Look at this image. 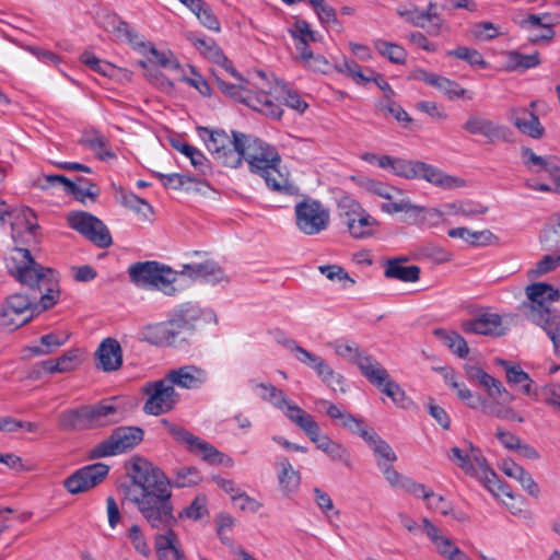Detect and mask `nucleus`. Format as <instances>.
<instances>
[{
	"instance_id": "nucleus-55",
	"label": "nucleus",
	"mask_w": 560,
	"mask_h": 560,
	"mask_svg": "<svg viewBox=\"0 0 560 560\" xmlns=\"http://www.w3.org/2000/svg\"><path fill=\"white\" fill-rule=\"evenodd\" d=\"M85 144L92 150L100 160H108L115 158L114 152L110 150L107 139L103 136L96 135L88 138Z\"/></svg>"
},
{
	"instance_id": "nucleus-60",
	"label": "nucleus",
	"mask_w": 560,
	"mask_h": 560,
	"mask_svg": "<svg viewBox=\"0 0 560 560\" xmlns=\"http://www.w3.org/2000/svg\"><path fill=\"white\" fill-rule=\"evenodd\" d=\"M290 35L295 39V40H312V42H316L318 38H317V33L314 32L310 24L304 21V20H298L294 24H293V27L289 31Z\"/></svg>"
},
{
	"instance_id": "nucleus-20",
	"label": "nucleus",
	"mask_w": 560,
	"mask_h": 560,
	"mask_svg": "<svg viewBox=\"0 0 560 560\" xmlns=\"http://www.w3.org/2000/svg\"><path fill=\"white\" fill-rule=\"evenodd\" d=\"M85 410L89 430L114 424L121 419L115 397L103 399L95 405H85Z\"/></svg>"
},
{
	"instance_id": "nucleus-16",
	"label": "nucleus",
	"mask_w": 560,
	"mask_h": 560,
	"mask_svg": "<svg viewBox=\"0 0 560 560\" xmlns=\"http://www.w3.org/2000/svg\"><path fill=\"white\" fill-rule=\"evenodd\" d=\"M335 351L338 355L354 363L370 383L382 381V376L385 375V369L381 363L353 342L337 341L335 343Z\"/></svg>"
},
{
	"instance_id": "nucleus-48",
	"label": "nucleus",
	"mask_w": 560,
	"mask_h": 560,
	"mask_svg": "<svg viewBox=\"0 0 560 560\" xmlns=\"http://www.w3.org/2000/svg\"><path fill=\"white\" fill-rule=\"evenodd\" d=\"M378 54L396 65H404L407 60V51L398 44L384 39H376L373 43Z\"/></svg>"
},
{
	"instance_id": "nucleus-6",
	"label": "nucleus",
	"mask_w": 560,
	"mask_h": 560,
	"mask_svg": "<svg viewBox=\"0 0 560 560\" xmlns=\"http://www.w3.org/2000/svg\"><path fill=\"white\" fill-rule=\"evenodd\" d=\"M128 275L130 281L138 288L160 290L166 295H174L177 291L174 287L177 272L159 261L135 262L129 266Z\"/></svg>"
},
{
	"instance_id": "nucleus-25",
	"label": "nucleus",
	"mask_w": 560,
	"mask_h": 560,
	"mask_svg": "<svg viewBox=\"0 0 560 560\" xmlns=\"http://www.w3.org/2000/svg\"><path fill=\"white\" fill-rule=\"evenodd\" d=\"M470 135H480L489 141L505 140L508 129L495 125L492 120L480 117L478 115H470L463 126Z\"/></svg>"
},
{
	"instance_id": "nucleus-33",
	"label": "nucleus",
	"mask_w": 560,
	"mask_h": 560,
	"mask_svg": "<svg viewBox=\"0 0 560 560\" xmlns=\"http://www.w3.org/2000/svg\"><path fill=\"white\" fill-rule=\"evenodd\" d=\"M471 451V459L477 468V475L483 479L486 488L495 493V491L502 490L501 481L499 480L495 472L489 467L487 459L480 454L478 450H476L472 444L469 445Z\"/></svg>"
},
{
	"instance_id": "nucleus-45",
	"label": "nucleus",
	"mask_w": 560,
	"mask_h": 560,
	"mask_svg": "<svg viewBox=\"0 0 560 560\" xmlns=\"http://www.w3.org/2000/svg\"><path fill=\"white\" fill-rule=\"evenodd\" d=\"M372 384L386 396L390 397L397 406L406 408L409 405L410 400L407 398L404 389L397 382L390 380L386 370L385 375L382 376V381H376Z\"/></svg>"
},
{
	"instance_id": "nucleus-57",
	"label": "nucleus",
	"mask_w": 560,
	"mask_h": 560,
	"mask_svg": "<svg viewBox=\"0 0 560 560\" xmlns=\"http://www.w3.org/2000/svg\"><path fill=\"white\" fill-rule=\"evenodd\" d=\"M451 387L456 390L458 398L465 401L470 408L476 409L481 406V404H485V400H482L479 395L474 394L469 388H467L464 383L452 381Z\"/></svg>"
},
{
	"instance_id": "nucleus-28",
	"label": "nucleus",
	"mask_w": 560,
	"mask_h": 560,
	"mask_svg": "<svg viewBox=\"0 0 560 560\" xmlns=\"http://www.w3.org/2000/svg\"><path fill=\"white\" fill-rule=\"evenodd\" d=\"M96 357L100 362L98 368L105 372L115 371L122 364L120 345L113 338H106L102 341L96 351Z\"/></svg>"
},
{
	"instance_id": "nucleus-31",
	"label": "nucleus",
	"mask_w": 560,
	"mask_h": 560,
	"mask_svg": "<svg viewBox=\"0 0 560 560\" xmlns=\"http://www.w3.org/2000/svg\"><path fill=\"white\" fill-rule=\"evenodd\" d=\"M266 94L272 95V101L280 104L281 109L282 105H285L299 113H304L308 107L307 103L302 100L296 92L290 90L284 83H276L270 91L266 92Z\"/></svg>"
},
{
	"instance_id": "nucleus-63",
	"label": "nucleus",
	"mask_w": 560,
	"mask_h": 560,
	"mask_svg": "<svg viewBox=\"0 0 560 560\" xmlns=\"http://www.w3.org/2000/svg\"><path fill=\"white\" fill-rule=\"evenodd\" d=\"M80 60L89 68H91L93 71L98 72L103 75H107L108 72L112 70L110 63L101 60L91 51H84L81 55Z\"/></svg>"
},
{
	"instance_id": "nucleus-22",
	"label": "nucleus",
	"mask_w": 560,
	"mask_h": 560,
	"mask_svg": "<svg viewBox=\"0 0 560 560\" xmlns=\"http://www.w3.org/2000/svg\"><path fill=\"white\" fill-rule=\"evenodd\" d=\"M165 377L173 387L177 385L186 389H197L207 383L208 373L196 365H185L170 371Z\"/></svg>"
},
{
	"instance_id": "nucleus-59",
	"label": "nucleus",
	"mask_w": 560,
	"mask_h": 560,
	"mask_svg": "<svg viewBox=\"0 0 560 560\" xmlns=\"http://www.w3.org/2000/svg\"><path fill=\"white\" fill-rule=\"evenodd\" d=\"M153 175L165 188L180 189L185 184L192 182V178L179 173L162 174L154 172Z\"/></svg>"
},
{
	"instance_id": "nucleus-51",
	"label": "nucleus",
	"mask_w": 560,
	"mask_h": 560,
	"mask_svg": "<svg viewBox=\"0 0 560 560\" xmlns=\"http://www.w3.org/2000/svg\"><path fill=\"white\" fill-rule=\"evenodd\" d=\"M114 36L117 40L128 43L135 48H147V44L142 42L139 33L124 20L118 22V26L114 33Z\"/></svg>"
},
{
	"instance_id": "nucleus-47",
	"label": "nucleus",
	"mask_w": 560,
	"mask_h": 560,
	"mask_svg": "<svg viewBox=\"0 0 560 560\" xmlns=\"http://www.w3.org/2000/svg\"><path fill=\"white\" fill-rule=\"evenodd\" d=\"M446 210V214H462L470 218L488 212V207L472 200L455 201L443 205Z\"/></svg>"
},
{
	"instance_id": "nucleus-1",
	"label": "nucleus",
	"mask_w": 560,
	"mask_h": 560,
	"mask_svg": "<svg viewBox=\"0 0 560 560\" xmlns=\"http://www.w3.org/2000/svg\"><path fill=\"white\" fill-rule=\"evenodd\" d=\"M36 215L30 208L15 212L11 223L12 237L16 246L7 258L10 275L22 285L27 287L32 295L14 293L9 295L0 308V327L15 330L30 323L35 315L51 308L59 300L57 271L36 262L31 252L19 247L24 235L35 238Z\"/></svg>"
},
{
	"instance_id": "nucleus-5",
	"label": "nucleus",
	"mask_w": 560,
	"mask_h": 560,
	"mask_svg": "<svg viewBox=\"0 0 560 560\" xmlns=\"http://www.w3.org/2000/svg\"><path fill=\"white\" fill-rule=\"evenodd\" d=\"M214 79L219 90L234 101L243 103L269 118H281L283 109L280 108V104L272 101V95L266 94V91H253L250 83L245 79L238 81L237 84L228 83L217 74Z\"/></svg>"
},
{
	"instance_id": "nucleus-17",
	"label": "nucleus",
	"mask_w": 560,
	"mask_h": 560,
	"mask_svg": "<svg viewBox=\"0 0 560 560\" xmlns=\"http://www.w3.org/2000/svg\"><path fill=\"white\" fill-rule=\"evenodd\" d=\"M109 466L103 463L91 464L75 470L63 480V487L71 494L89 491L100 485L108 475Z\"/></svg>"
},
{
	"instance_id": "nucleus-10",
	"label": "nucleus",
	"mask_w": 560,
	"mask_h": 560,
	"mask_svg": "<svg viewBox=\"0 0 560 560\" xmlns=\"http://www.w3.org/2000/svg\"><path fill=\"white\" fill-rule=\"evenodd\" d=\"M294 424L308 436L318 450L328 455L330 459L342 463L349 469L353 467L349 450L331 440L328 435L322 434L320 428L312 415L304 418L295 417Z\"/></svg>"
},
{
	"instance_id": "nucleus-26",
	"label": "nucleus",
	"mask_w": 560,
	"mask_h": 560,
	"mask_svg": "<svg viewBox=\"0 0 560 560\" xmlns=\"http://www.w3.org/2000/svg\"><path fill=\"white\" fill-rule=\"evenodd\" d=\"M510 120L524 135L534 139H540L544 136L545 129L538 116L527 108H513Z\"/></svg>"
},
{
	"instance_id": "nucleus-46",
	"label": "nucleus",
	"mask_w": 560,
	"mask_h": 560,
	"mask_svg": "<svg viewBox=\"0 0 560 560\" xmlns=\"http://www.w3.org/2000/svg\"><path fill=\"white\" fill-rule=\"evenodd\" d=\"M188 39L200 54H202L212 62H226V56L223 54L222 49L218 46L214 39L197 37L195 35H189Z\"/></svg>"
},
{
	"instance_id": "nucleus-53",
	"label": "nucleus",
	"mask_w": 560,
	"mask_h": 560,
	"mask_svg": "<svg viewBox=\"0 0 560 560\" xmlns=\"http://www.w3.org/2000/svg\"><path fill=\"white\" fill-rule=\"evenodd\" d=\"M421 167L422 162L420 161H408L400 158H396L392 172L396 176L412 179L420 177Z\"/></svg>"
},
{
	"instance_id": "nucleus-32",
	"label": "nucleus",
	"mask_w": 560,
	"mask_h": 560,
	"mask_svg": "<svg viewBox=\"0 0 560 560\" xmlns=\"http://www.w3.org/2000/svg\"><path fill=\"white\" fill-rule=\"evenodd\" d=\"M419 178H424L427 182L444 189L463 187L465 185V180L463 178L447 175L438 167L424 162H422Z\"/></svg>"
},
{
	"instance_id": "nucleus-56",
	"label": "nucleus",
	"mask_w": 560,
	"mask_h": 560,
	"mask_svg": "<svg viewBox=\"0 0 560 560\" xmlns=\"http://www.w3.org/2000/svg\"><path fill=\"white\" fill-rule=\"evenodd\" d=\"M521 158L523 164L530 171H549L548 161L545 158L537 155L530 148L523 147L521 150Z\"/></svg>"
},
{
	"instance_id": "nucleus-42",
	"label": "nucleus",
	"mask_w": 560,
	"mask_h": 560,
	"mask_svg": "<svg viewBox=\"0 0 560 560\" xmlns=\"http://www.w3.org/2000/svg\"><path fill=\"white\" fill-rule=\"evenodd\" d=\"M434 335L458 358L464 359L468 355V345L458 332L438 328L434 330Z\"/></svg>"
},
{
	"instance_id": "nucleus-44",
	"label": "nucleus",
	"mask_w": 560,
	"mask_h": 560,
	"mask_svg": "<svg viewBox=\"0 0 560 560\" xmlns=\"http://www.w3.org/2000/svg\"><path fill=\"white\" fill-rule=\"evenodd\" d=\"M260 177L265 179L266 185L271 190L281 194L291 192L292 185L289 180V173L283 172L280 167V164L271 166V168L267 171L266 174H262Z\"/></svg>"
},
{
	"instance_id": "nucleus-43",
	"label": "nucleus",
	"mask_w": 560,
	"mask_h": 560,
	"mask_svg": "<svg viewBox=\"0 0 560 560\" xmlns=\"http://www.w3.org/2000/svg\"><path fill=\"white\" fill-rule=\"evenodd\" d=\"M142 335L144 340L152 345L172 343L175 340L174 332L167 325V320L144 326Z\"/></svg>"
},
{
	"instance_id": "nucleus-58",
	"label": "nucleus",
	"mask_w": 560,
	"mask_h": 560,
	"mask_svg": "<svg viewBox=\"0 0 560 560\" xmlns=\"http://www.w3.org/2000/svg\"><path fill=\"white\" fill-rule=\"evenodd\" d=\"M448 458L456 463L466 474L470 476L477 475V468L472 463L471 456L464 454L459 447H452L448 452Z\"/></svg>"
},
{
	"instance_id": "nucleus-50",
	"label": "nucleus",
	"mask_w": 560,
	"mask_h": 560,
	"mask_svg": "<svg viewBox=\"0 0 560 560\" xmlns=\"http://www.w3.org/2000/svg\"><path fill=\"white\" fill-rule=\"evenodd\" d=\"M335 69L339 73L351 78L357 84L365 85L371 82L370 74L363 73L360 65L354 60L343 59L341 62L335 65Z\"/></svg>"
},
{
	"instance_id": "nucleus-2",
	"label": "nucleus",
	"mask_w": 560,
	"mask_h": 560,
	"mask_svg": "<svg viewBox=\"0 0 560 560\" xmlns=\"http://www.w3.org/2000/svg\"><path fill=\"white\" fill-rule=\"evenodd\" d=\"M133 487L127 492L152 528L165 530L156 534L154 548L159 560H186L173 527L177 520L173 514L172 492L166 489L164 472L145 459L133 460L129 470Z\"/></svg>"
},
{
	"instance_id": "nucleus-3",
	"label": "nucleus",
	"mask_w": 560,
	"mask_h": 560,
	"mask_svg": "<svg viewBox=\"0 0 560 560\" xmlns=\"http://www.w3.org/2000/svg\"><path fill=\"white\" fill-rule=\"evenodd\" d=\"M527 301L522 303L525 315L541 327L553 345L556 354L560 353V313L551 304L560 299V292L546 282H535L525 289Z\"/></svg>"
},
{
	"instance_id": "nucleus-7",
	"label": "nucleus",
	"mask_w": 560,
	"mask_h": 560,
	"mask_svg": "<svg viewBox=\"0 0 560 560\" xmlns=\"http://www.w3.org/2000/svg\"><path fill=\"white\" fill-rule=\"evenodd\" d=\"M341 224L354 240H365L375 235L378 221L351 197H342L338 202Z\"/></svg>"
},
{
	"instance_id": "nucleus-61",
	"label": "nucleus",
	"mask_w": 560,
	"mask_h": 560,
	"mask_svg": "<svg viewBox=\"0 0 560 560\" xmlns=\"http://www.w3.org/2000/svg\"><path fill=\"white\" fill-rule=\"evenodd\" d=\"M207 513L208 511L206 506V498L196 497L195 500L190 503V505L179 513V517H186L197 521L200 520Z\"/></svg>"
},
{
	"instance_id": "nucleus-14",
	"label": "nucleus",
	"mask_w": 560,
	"mask_h": 560,
	"mask_svg": "<svg viewBox=\"0 0 560 560\" xmlns=\"http://www.w3.org/2000/svg\"><path fill=\"white\" fill-rule=\"evenodd\" d=\"M68 224L100 248L113 244L109 230L102 220L85 211H73L68 214Z\"/></svg>"
},
{
	"instance_id": "nucleus-40",
	"label": "nucleus",
	"mask_w": 560,
	"mask_h": 560,
	"mask_svg": "<svg viewBox=\"0 0 560 560\" xmlns=\"http://www.w3.org/2000/svg\"><path fill=\"white\" fill-rule=\"evenodd\" d=\"M173 148L183 153L190 160L191 165L202 175H207L211 172V166L209 160L205 156V154L192 147L189 143L174 141Z\"/></svg>"
},
{
	"instance_id": "nucleus-37",
	"label": "nucleus",
	"mask_w": 560,
	"mask_h": 560,
	"mask_svg": "<svg viewBox=\"0 0 560 560\" xmlns=\"http://www.w3.org/2000/svg\"><path fill=\"white\" fill-rule=\"evenodd\" d=\"M165 485L166 489L171 492L170 487L186 488L194 487L201 482L202 476L199 469L195 466H183L174 469V475L171 481L167 480L166 476Z\"/></svg>"
},
{
	"instance_id": "nucleus-11",
	"label": "nucleus",
	"mask_w": 560,
	"mask_h": 560,
	"mask_svg": "<svg viewBox=\"0 0 560 560\" xmlns=\"http://www.w3.org/2000/svg\"><path fill=\"white\" fill-rule=\"evenodd\" d=\"M295 224L305 235H316L325 231L330 221L329 209L320 201L306 198L294 207Z\"/></svg>"
},
{
	"instance_id": "nucleus-49",
	"label": "nucleus",
	"mask_w": 560,
	"mask_h": 560,
	"mask_svg": "<svg viewBox=\"0 0 560 560\" xmlns=\"http://www.w3.org/2000/svg\"><path fill=\"white\" fill-rule=\"evenodd\" d=\"M358 184L361 188H363L366 192H370L372 195H376L384 199H392L394 197V194H400V189L390 186L386 183H383L377 179L363 177L358 180Z\"/></svg>"
},
{
	"instance_id": "nucleus-13",
	"label": "nucleus",
	"mask_w": 560,
	"mask_h": 560,
	"mask_svg": "<svg viewBox=\"0 0 560 560\" xmlns=\"http://www.w3.org/2000/svg\"><path fill=\"white\" fill-rule=\"evenodd\" d=\"M397 14L415 27L424 28L429 36H440L450 30L448 24L438 12V4L429 1L424 10L411 4L408 8H399Z\"/></svg>"
},
{
	"instance_id": "nucleus-30",
	"label": "nucleus",
	"mask_w": 560,
	"mask_h": 560,
	"mask_svg": "<svg viewBox=\"0 0 560 560\" xmlns=\"http://www.w3.org/2000/svg\"><path fill=\"white\" fill-rule=\"evenodd\" d=\"M495 364L505 370L506 382L510 385H522L523 393L533 397L535 393L533 390L534 381L518 364L501 358L495 359Z\"/></svg>"
},
{
	"instance_id": "nucleus-18",
	"label": "nucleus",
	"mask_w": 560,
	"mask_h": 560,
	"mask_svg": "<svg viewBox=\"0 0 560 560\" xmlns=\"http://www.w3.org/2000/svg\"><path fill=\"white\" fill-rule=\"evenodd\" d=\"M249 384L255 390H259L258 395L261 399L270 402L273 407L281 410L292 423H294L295 417L304 418L310 415L295 402L288 399L282 389H279L271 384L256 383L254 380H250Z\"/></svg>"
},
{
	"instance_id": "nucleus-9",
	"label": "nucleus",
	"mask_w": 560,
	"mask_h": 560,
	"mask_svg": "<svg viewBox=\"0 0 560 560\" xmlns=\"http://www.w3.org/2000/svg\"><path fill=\"white\" fill-rule=\"evenodd\" d=\"M144 432L139 427H118L110 435L89 450L88 457L97 459L122 454L136 447L143 440Z\"/></svg>"
},
{
	"instance_id": "nucleus-52",
	"label": "nucleus",
	"mask_w": 560,
	"mask_h": 560,
	"mask_svg": "<svg viewBox=\"0 0 560 560\" xmlns=\"http://www.w3.org/2000/svg\"><path fill=\"white\" fill-rule=\"evenodd\" d=\"M533 398L537 401H541L553 409L560 411V385L548 384L541 387L539 390H535Z\"/></svg>"
},
{
	"instance_id": "nucleus-38",
	"label": "nucleus",
	"mask_w": 560,
	"mask_h": 560,
	"mask_svg": "<svg viewBox=\"0 0 560 560\" xmlns=\"http://www.w3.org/2000/svg\"><path fill=\"white\" fill-rule=\"evenodd\" d=\"M502 470L506 476L518 480L524 490L528 492V494L533 497H538V485L534 481L530 474L525 471L523 467H521L520 465L512 460H504L502 465Z\"/></svg>"
},
{
	"instance_id": "nucleus-34",
	"label": "nucleus",
	"mask_w": 560,
	"mask_h": 560,
	"mask_svg": "<svg viewBox=\"0 0 560 560\" xmlns=\"http://www.w3.org/2000/svg\"><path fill=\"white\" fill-rule=\"evenodd\" d=\"M278 482L283 495H291L296 492L301 483V475L293 468L288 458L279 462Z\"/></svg>"
},
{
	"instance_id": "nucleus-29",
	"label": "nucleus",
	"mask_w": 560,
	"mask_h": 560,
	"mask_svg": "<svg viewBox=\"0 0 560 560\" xmlns=\"http://www.w3.org/2000/svg\"><path fill=\"white\" fill-rule=\"evenodd\" d=\"M406 256L390 258L385 262L384 276L387 279H396L402 282H416L420 278V267L416 265L404 266Z\"/></svg>"
},
{
	"instance_id": "nucleus-62",
	"label": "nucleus",
	"mask_w": 560,
	"mask_h": 560,
	"mask_svg": "<svg viewBox=\"0 0 560 560\" xmlns=\"http://www.w3.org/2000/svg\"><path fill=\"white\" fill-rule=\"evenodd\" d=\"M128 538L131 540L133 548L143 557L151 555V549L138 525H132L128 530Z\"/></svg>"
},
{
	"instance_id": "nucleus-27",
	"label": "nucleus",
	"mask_w": 560,
	"mask_h": 560,
	"mask_svg": "<svg viewBox=\"0 0 560 560\" xmlns=\"http://www.w3.org/2000/svg\"><path fill=\"white\" fill-rule=\"evenodd\" d=\"M418 78L428 85L433 86L442 92L450 100H456L460 97H467L468 100L472 98L471 95H466L467 91L457 82L452 81L445 77L422 70L420 71Z\"/></svg>"
},
{
	"instance_id": "nucleus-36",
	"label": "nucleus",
	"mask_w": 560,
	"mask_h": 560,
	"mask_svg": "<svg viewBox=\"0 0 560 560\" xmlns=\"http://www.w3.org/2000/svg\"><path fill=\"white\" fill-rule=\"evenodd\" d=\"M115 197L124 207L135 211L143 220L149 219L153 214V208L147 200L131 191L125 190L122 187L116 189Z\"/></svg>"
},
{
	"instance_id": "nucleus-15",
	"label": "nucleus",
	"mask_w": 560,
	"mask_h": 560,
	"mask_svg": "<svg viewBox=\"0 0 560 560\" xmlns=\"http://www.w3.org/2000/svg\"><path fill=\"white\" fill-rule=\"evenodd\" d=\"M143 393L148 396L143 406L147 415L166 413L174 409L178 401V394L166 377L147 383L143 386Z\"/></svg>"
},
{
	"instance_id": "nucleus-21",
	"label": "nucleus",
	"mask_w": 560,
	"mask_h": 560,
	"mask_svg": "<svg viewBox=\"0 0 560 560\" xmlns=\"http://www.w3.org/2000/svg\"><path fill=\"white\" fill-rule=\"evenodd\" d=\"M466 373L468 378L476 381L491 399H502L505 402H512L514 400V396L508 392L502 382L488 374L481 368L467 366Z\"/></svg>"
},
{
	"instance_id": "nucleus-35",
	"label": "nucleus",
	"mask_w": 560,
	"mask_h": 560,
	"mask_svg": "<svg viewBox=\"0 0 560 560\" xmlns=\"http://www.w3.org/2000/svg\"><path fill=\"white\" fill-rule=\"evenodd\" d=\"M58 427L62 431L89 430L85 405L63 410L58 417Z\"/></svg>"
},
{
	"instance_id": "nucleus-64",
	"label": "nucleus",
	"mask_w": 560,
	"mask_h": 560,
	"mask_svg": "<svg viewBox=\"0 0 560 560\" xmlns=\"http://www.w3.org/2000/svg\"><path fill=\"white\" fill-rule=\"evenodd\" d=\"M471 33L479 40H489L499 35V30L491 22H479L472 25Z\"/></svg>"
},
{
	"instance_id": "nucleus-54",
	"label": "nucleus",
	"mask_w": 560,
	"mask_h": 560,
	"mask_svg": "<svg viewBox=\"0 0 560 560\" xmlns=\"http://www.w3.org/2000/svg\"><path fill=\"white\" fill-rule=\"evenodd\" d=\"M149 57L148 61H139L142 68H147L148 63L156 65L163 68L175 69L178 68V62L172 57L171 54L159 51L154 46L149 45Z\"/></svg>"
},
{
	"instance_id": "nucleus-19",
	"label": "nucleus",
	"mask_w": 560,
	"mask_h": 560,
	"mask_svg": "<svg viewBox=\"0 0 560 560\" xmlns=\"http://www.w3.org/2000/svg\"><path fill=\"white\" fill-rule=\"evenodd\" d=\"M201 316L202 311L197 304L184 303L173 311L167 325L173 330L176 339L179 335L194 331Z\"/></svg>"
},
{
	"instance_id": "nucleus-8",
	"label": "nucleus",
	"mask_w": 560,
	"mask_h": 560,
	"mask_svg": "<svg viewBox=\"0 0 560 560\" xmlns=\"http://www.w3.org/2000/svg\"><path fill=\"white\" fill-rule=\"evenodd\" d=\"M161 423L166 428L168 433L176 442L184 444L188 452L199 456L202 460L210 465H228L231 466L233 460L224 453L220 452L212 444L199 436L192 434L185 428L171 423L166 419H162Z\"/></svg>"
},
{
	"instance_id": "nucleus-4",
	"label": "nucleus",
	"mask_w": 560,
	"mask_h": 560,
	"mask_svg": "<svg viewBox=\"0 0 560 560\" xmlns=\"http://www.w3.org/2000/svg\"><path fill=\"white\" fill-rule=\"evenodd\" d=\"M197 131L214 160L228 167L241 166L242 152L240 153V151L246 137L245 133L232 131V137H230L224 130H210L207 127H198Z\"/></svg>"
},
{
	"instance_id": "nucleus-39",
	"label": "nucleus",
	"mask_w": 560,
	"mask_h": 560,
	"mask_svg": "<svg viewBox=\"0 0 560 560\" xmlns=\"http://www.w3.org/2000/svg\"><path fill=\"white\" fill-rule=\"evenodd\" d=\"M65 190L81 202H84L86 198L95 201L100 195L98 186L84 177H78L75 182L69 179Z\"/></svg>"
},
{
	"instance_id": "nucleus-41",
	"label": "nucleus",
	"mask_w": 560,
	"mask_h": 560,
	"mask_svg": "<svg viewBox=\"0 0 560 560\" xmlns=\"http://www.w3.org/2000/svg\"><path fill=\"white\" fill-rule=\"evenodd\" d=\"M68 337L61 338L55 332H50L40 337V346H28L23 349V358H32L45 355L62 346Z\"/></svg>"
},
{
	"instance_id": "nucleus-23",
	"label": "nucleus",
	"mask_w": 560,
	"mask_h": 560,
	"mask_svg": "<svg viewBox=\"0 0 560 560\" xmlns=\"http://www.w3.org/2000/svg\"><path fill=\"white\" fill-rule=\"evenodd\" d=\"M180 273L186 275L194 280L200 279L203 282L211 284L229 282V278L224 270L213 260H206L201 264L183 265Z\"/></svg>"
},
{
	"instance_id": "nucleus-12",
	"label": "nucleus",
	"mask_w": 560,
	"mask_h": 560,
	"mask_svg": "<svg viewBox=\"0 0 560 560\" xmlns=\"http://www.w3.org/2000/svg\"><path fill=\"white\" fill-rule=\"evenodd\" d=\"M241 152L242 161L245 160L248 163L249 171L259 176L266 174L271 166L281 164V158L273 147L247 135Z\"/></svg>"
},
{
	"instance_id": "nucleus-24",
	"label": "nucleus",
	"mask_w": 560,
	"mask_h": 560,
	"mask_svg": "<svg viewBox=\"0 0 560 560\" xmlns=\"http://www.w3.org/2000/svg\"><path fill=\"white\" fill-rule=\"evenodd\" d=\"M462 329L467 334L483 336L503 335L502 318L498 314L483 313L472 319L463 322Z\"/></svg>"
}]
</instances>
